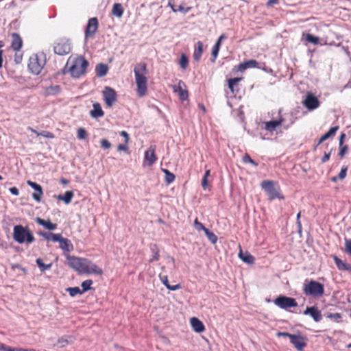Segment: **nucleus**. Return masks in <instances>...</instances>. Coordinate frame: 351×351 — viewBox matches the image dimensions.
<instances>
[{"label": "nucleus", "instance_id": "f257e3e1", "mask_svg": "<svg viewBox=\"0 0 351 351\" xmlns=\"http://www.w3.org/2000/svg\"><path fill=\"white\" fill-rule=\"evenodd\" d=\"M66 261L67 265L80 274H103L102 269L87 258L67 256Z\"/></svg>", "mask_w": 351, "mask_h": 351}, {"label": "nucleus", "instance_id": "f03ea898", "mask_svg": "<svg viewBox=\"0 0 351 351\" xmlns=\"http://www.w3.org/2000/svg\"><path fill=\"white\" fill-rule=\"evenodd\" d=\"M88 65V62L84 56H71L66 62L64 69L73 78H80L86 74Z\"/></svg>", "mask_w": 351, "mask_h": 351}, {"label": "nucleus", "instance_id": "7ed1b4c3", "mask_svg": "<svg viewBox=\"0 0 351 351\" xmlns=\"http://www.w3.org/2000/svg\"><path fill=\"white\" fill-rule=\"evenodd\" d=\"M136 93L139 97H143L147 94V69L145 62H140L134 69Z\"/></svg>", "mask_w": 351, "mask_h": 351}, {"label": "nucleus", "instance_id": "20e7f679", "mask_svg": "<svg viewBox=\"0 0 351 351\" xmlns=\"http://www.w3.org/2000/svg\"><path fill=\"white\" fill-rule=\"evenodd\" d=\"M261 187L268 195L269 200L275 199H284L285 197L281 193V189L278 184L273 180H265L261 182Z\"/></svg>", "mask_w": 351, "mask_h": 351}, {"label": "nucleus", "instance_id": "39448f33", "mask_svg": "<svg viewBox=\"0 0 351 351\" xmlns=\"http://www.w3.org/2000/svg\"><path fill=\"white\" fill-rule=\"evenodd\" d=\"M13 238L19 243H32L35 239L32 232L26 227L21 225H16L14 227Z\"/></svg>", "mask_w": 351, "mask_h": 351}, {"label": "nucleus", "instance_id": "423d86ee", "mask_svg": "<svg viewBox=\"0 0 351 351\" xmlns=\"http://www.w3.org/2000/svg\"><path fill=\"white\" fill-rule=\"evenodd\" d=\"M303 292L306 295L320 298L324 293V287L322 283L315 280L306 281L304 284Z\"/></svg>", "mask_w": 351, "mask_h": 351}, {"label": "nucleus", "instance_id": "0eeeda50", "mask_svg": "<svg viewBox=\"0 0 351 351\" xmlns=\"http://www.w3.org/2000/svg\"><path fill=\"white\" fill-rule=\"evenodd\" d=\"M46 60L43 54H32L28 63V68L31 73L38 75L45 65Z\"/></svg>", "mask_w": 351, "mask_h": 351}, {"label": "nucleus", "instance_id": "6e6552de", "mask_svg": "<svg viewBox=\"0 0 351 351\" xmlns=\"http://www.w3.org/2000/svg\"><path fill=\"white\" fill-rule=\"evenodd\" d=\"M274 303L279 308L286 310L290 308L296 307L298 306V303L295 298L287 297L285 295H280L277 297L274 300Z\"/></svg>", "mask_w": 351, "mask_h": 351}, {"label": "nucleus", "instance_id": "1a4fd4ad", "mask_svg": "<svg viewBox=\"0 0 351 351\" xmlns=\"http://www.w3.org/2000/svg\"><path fill=\"white\" fill-rule=\"evenodd\" d=\"M71 51V45L68 39L61 38L55 43L53 51L59 56H64Z\"/></svg>", "mask_w": 351, "mask_h": 351}, {"label": "nucleus", "instance_id": "9d476101", "mask_svg": "<svg viewBox=\"0 0 351 351\" xmlns=\"http://www.w3.org/2000/svg\"><path fill=\"white\" fill-rule=\"evenodd\" d=\"M99 22L97 17H93L88 19L84 31L85 39L93 38L97 32Z\"/></svg>", "mask_w": 351, "mask_h": 351}, {"label": "nucleus", "instance_id": "9b49d317", "mask_svg": "<svg viewBox=\"0 0 351 351\" xmlns=\"http://www.w3.org/2000/svg\"><path fill=\"white\" fill-rule=\"evenodd\" d=\"M102 94L106 106L109 108L112 107L117 99L116 91L113 88L106 86L104 89Z\"/></svg>", "mask_w": 351, "mask_h": 351}, {"label": "nucleus", "instance_id": "f8f14e48", "mask_svg": "<svg viewBox=\"0 0 351 351\" xmlns=\"http://www.w3.org/2000/svg\"><path fill=\"white\" fill-rule=\"evenodd\" d=\"M302 104L308 110H313L317 108L320 105L317 97L311 92L306 93Z\"/></svg>", "mask_w": 351, "mask_h": 351}, {"label": "nucleus", "instance_id": "ddd939ff", "mask_svg": "<svg viewBox=\"0 0 351 351\" xmlns=\"http://www.w3.org/2000/svg\"><path fill=\"white\" fill-rule=\"evenodd\" d=\"M157 160L158 157L156 154L155 147L150 146L145 152L144 165L152 166Z\"/></svg>", "mask_w": 351, "mask_h": 351}, {"label": "nucleus", "instance_id": "4468645a", "mask_svg": "<svg viewBox=\"0 0 351 351\" xmlns=\"http://www.w3.org/2000/svg\"><path fill=\"white\" fill-rule=\"evenodd\" d=\"M60 247L63 250V254L67 259V256H71L69 253L73 250V245L71 241L66 238H64L62 235L58 240Z\"/></svg>", "mask_w": 351, "mask_h": 351}, {"label": "nucleus", "instance_id": "2eb2a0df", "mask_svg": "<svg viewBox=\"0 0 351 351\" xmlns=\"http://www.w3.org/2000/svg\"><path fill=\"white\" fill-rule=\"evenodd\" d=\"M10 47L14 51H20L23 47V40L21 36L17 33H12L10 35Z\"/></svg>", "mask_w": 351, "mask_h": 351}, {"label": "nucleus", "instance_id": "dca6fc26", "mask_svg": "<svg viewBox=\"0 0 351 351\" xmlns=\"http://www.w3.org/2000/svg\"><path fill=\"white\" fill-rule=\"evenodd\" d=\"M303 314L310 315L315 322H319L322 319L321 311L316 306L307 307Z\"/></svg>", "mask_w": 351, "mask_h": 351}, {"label": "nucleus", "instance_id": "f3484780", "mask_svg": "<svg viewBox=\"0 0 351 351\" xmlns=\"http://www.w3.org/2000/svg\"><path fill=\"white\" fill-rule=\"evenodd\" d=\"M27 184L36 191L32 194V197L34 198V199L37 202H40L43 195L42 186L40 184L31 180H27Z\"/></svg>", "mask_w": 351, "mask_h": 351}, {"label": "nucleus", "instance_id": "a211bd4d", "mask_svg": "<svg viewBox=\"0 0 351 351\" xmlns=\"http://www.w3.org/2000/svg\"><path fill=\"white\" fill-rule=\"evenodd\" d=\"M290 342L299 351L303 350L306 346L304 338L300 335H293L290 336Z\"/></svg>", "mask_w": 351, "mask_h": 351}, {"label": "nucleus", "instance_id": "6ab92c4d", "mask_svg": "<svg viewBox=\"0 0 351 351\" xmlns=\"http://www.w3.org/2000/svg\"><path fill=\"white\" fill-rule=\"evenodd\" d=\"M185 3L182 1L179 5L176 3V0H169L168 5L172 9L173 12H180L184 14H186L191 10V7H185Z\"/></svg>", "mask_w": 351, "mask_h": 351}, {"label": "nucleus", "instance_id": "aec40b11", "mask_svg": "<svg viewBox=\"0 0 351 351\" xmlns=\"http://www.w3.org/2000/svg\"><path fill=\"white\" fill-rule=\"evenodd\" d=\"M182 86H185V84L182 80H180L178 86H173V91L178 93L180 100L185 101L189 97V93L187 90L182 88Z\"/></svg>", "mask_w": 351, "mask_h": 351}, {"label": "nucleus", "instance_id": "412c9836", "mask_svg": "<svg viewBox=\"0 0 351 351\" xmlns=\"http://www.w3.org/2000/svg\"><path fill=\"white\" fill-rule=\"evenodd\" d=\"M243 80V77L230 78L228 81V86L232 94L236 95L239 92V83Z\"/></svg>", "mask_w": 351, "mask_h": 351}, {"label": "nucleus", "instance_id": "4be33fe9", "mask_svg": "<svg viewBox=\"0 0 351 351\" xmlns=\"http://www.w3.org/2000/svg\"><path fill=\"white\" fill-rule=\"evenodd\" d=\"M284 119L281 117L278 120L266 121L264 123L265 129L270 132H274L276 130V128L282 125Z\"/></svg>", "mask_w": 351, "mask_h": 351}, {"label": "nucleus", "instance_id": "5701e85b", "mask_svg": "<svg viewBox=\"0 0 351 351\" xmlns=\"http://www.w3.org/2000/svg\"><path fill=\"white\" fill-rule=\"evenodd\" d=\"M226 38H227L226 36L224 34H223L217 39L215 45H214V47L212 49V53H211L212 57H213L211 59L212 62H215L216 58L218 56L219 49H220L221 42L223 40L226 39Z\"/></svg>", "mask_w": 351, "mask_h": 351}, {"label": "nucleus", "instance_id": "b1692460", "mask_svg": "<svg viewBox=\"0 0 351 351\" xmlns=\"http://www.w3.org/2000/svg\"><path fill=\"white\" fill-rule=\"evenodd\" d=\"M93 107V110L90 111V115L91 116V117L97 119L99 117H102L104 115V112L102 110L99 103H94Z\"/></svg>", "mask_w": 351, "mask_h": 351}, {"label": "nucleus", "instance_id": "393cba45", "mask_svg": "<svg viewBox=\"0 0 351 351\" xmlns=\"http://www.w3.org/2000/svg\"><path fill=\"white\" fill-rule=\"evenodd\" d=\"M338 130L339 126L332 127L326 134L321 136V138L319 139L317 144L315 146L314 149H315L318 147V145H319L326 139L333 137Z\"/></svg>", "mask_w": 351, "mask_h": 351}, {"label": "nucleus", "instance_id": "a878e982", "mask_svg": "<svg viewBox=\"0 0 351 351\" xmlns=\"http://www.w3.org/2000/svg\"><path fill=\"white\" fill-rule=\"evenodd\" d=\"M191 326L194 331L197 332H202L205 330V326L202 321L197 317H192L190 320Z\"/></svg>", "mask_w": 351, "mask_h": 351}, {"label": "nucleus", "instance_id": "bb28decb", "mask_svg": "<svg viewBox=\"0 0 351 351\" xmlns=\"http://www.w3.org/2000/svg\"><path fill=\"white\" fill-rule=\"evenodd\" d=\"M332 258L336 264L339 270L350 271H351V265L342 261L339 257L335 255L332 256Z\"/></svg>", "mask_w": 351, "mask_h": 351}, {"label": "nucleus", "instance_id": "cd10ccee", "mask_svg": "<svg viewBox=\"0 0 351 351\" xmlns=\"http://www.w3.org/2000/svg\"><path fill=\"white\" fill-rule=\"evenodd\" d=\"M36 221L38 224L43 226L46 229L49 230H56L57 228V224L51 223L49 219L45 220V219H41L40 217H37L36 219Z\"/></svg>", "mask_w": 351, "mask_h": 351}, {"label": "nucleus", "instance_id": "c85d7f7f", "mask_svg": "<svg viewBox=\"0 0 351 351\" xmlns=\"http://www.w3.org/2000/svg\"><path fill=\"white\" fill-rule=\"evenodd\" d=\"M159 277H160V279L161 282L167 287V289H169L170 291H176V290H178V289H181V285L180 284H177L176 285H171L169 283L168 276H166V275H164V276L160 275Z\"/></svg>", "mask_w": 351, "mask_h": 351}, {"label": "nucleus", "instance_id": "c756f323", "mask_svg": "<svg viewBox=\"0 0 351 351\" xmlns=\"http://www.w3.org/2000/svg\"><path fill=\"white\" fill-rule=\"evenodd\" d=\"M95 71L97 76L100 77H104L108 71V66L106 64L99 63L96 66Z\"/></svg>", "mask_w": 351, "mask_h": 351}, {"label": "nucleus", "instance_id": "7c9ffc66", "mask_svg": "<svg viewBox=\"0 0 351 351\" xmlns=\"http://www.w3.org/2000/svg\"><path fill=\"white\" fill-rule=\"evenodd\" d=\"M39 234L44 237L47 241H51L53 242H57L60 240V237L61 236L60 234H54L51 232H39Z\"/></svg>", "mask_w": 351, "mask_h": 351}, {"label": "nucleus", "instance_id": "2f4dec72", "mask_svg": "<svg viewBox=\"0 0 351 351\" xmlns=\"http://www.w3.org/2000/svg\"><path fill=\"white\" fill-rule=\"evenodd\" d=\"M73 196H74L73 191H67L64 193V195H59L58 197V199L59 200L63 201L66 204H69L71 203Z\"/></svg>", "mask_w": 351, "mask_h": 351}, {"label": "nucleus", "instance_id": "473e14b6", "mask_svg": "<svg viewBox=\"0 0 351 351\" xmlns=\"http://www.w3.org/2000/svg\"><path fill=\"white\" fill-rule=\"evenodd\" d=\"M197 48L195 49L194 51V53H193V59L198 62L199 61L201 57H202V53H203V44L201 41H198L197 43Z\"/></svg>", "mask_w": 351, "mask_h": 351}, {"label": "nucleus", "instance_id": "72a5a7b5", "mask_svg": "<svg viewBox=\"0 0 351 351\" xmlns=\"http://www.w3.org/2000/svg\"><path fill=\"white\" fill-rule=\"evenodd\" d=\"M124 12V9L121 3H116L113 5L112 14L117 17H121Z\"/></svg>", "mask_w": 351, "mask_h": 351}, {"label": "nucleus", "instance_id": "f704fd0d", "mask_svg": "<svg viewBox=\"0 0 351 351\" xmlns=\"http://www.w3.org/2000/svg\"><path fill=\"white\" fill-rule=\"evenodd\" d=\"M28 129L33 133H35L37 136H44L47 138H53L55 137L54 134L51 132H49V131H42L41 132H38L36 130H35L34 129L29 127Z\"/></svg>", "mask_w": 351, "mask_h": 351}, {"label": "nucleus", "instance_id": "c9c22d12", "mask_svg": "<svg viewBox=\"0 0 351 351\" xmlns=\"http://www.w3.org/2000/svg\"><path fill=\"white\" fill-rule=\"evenodd\" d=\"M61 92V88L58 85L51 86L46 89V94L47 95H56Z\"/></svg>", "mask_w": 351, "mask_h": 351}, {"label": "nucleus", "instance_id": "e433bc0d", "mask_svg": "<svg viewBox=\"0 0 351 351\" xmlns=\"http://www.w3.org/2000/svg\"><path fill=\"white\" fill-rule=\"evenodd\" d=\"M162 171L165 174V182L167 184H169L172 183L173 182H174V180L176 179V176L173 173L170 172L169 170H167L166 169H162Z\"/></svg>", "mask_w": 351, "mask_h": 351}, {"label": "nucleus", "instance_id": "4c0bfd02", "mask_svg": "<svg viewBox=\"0 0 351 351\" xmlns=\"http://www.w3.org/2000/svg\"><path fill=\"white\" fill-rule=\"evenodd\" d=\"M74 338L72 336H68L66 337H62L58 340V343L60 344V347L63 348L69 343L73 341Z\"/></svg>", "mask_w": 351, "mask_h": 351}, {"label": "nucleus", "instance_id": "58836bf2", "mask_svg": "<svg viewBox=\"0 0 351 351\" xmlns=\"http://www.w3.org/2000/svg\"><path fill=\"white\" fill-rule=\"evenodd\" d=\"M152 252L153 253L152 257L149 259V262L152 263L154 261H156L159 259L160 254H159V249L156 245H154L152 248Z\"/></svg>", "mask_w": 351, "mask_h": 351}, {"label": "nucleus", "instance_id": "ea45409f", "mask_svg": "<svg viewBox=\"0 0 351 351\" xmlns=\"http://www.w3.org/2000/svg\"><path fill=\"white\" fill-rule=\"evenodd\" d=\"M179 64L183 70H186L189 66V59L184 53H182L179 61Z\"/></svg>", "mask_w": 351, "mask_h": 351}, {"label": "nucleus", "instance_id": "a19ab883", "mask_svg": "<svg viewBox=\"0 0 351 351\" xmlns=\"http://www.w3.org/2000/svg\"><path fill=\"white\" fill-rule=\"evenodd\" d=\"M239 256L244 262L247 263L252 264L254 262V257L250 254L247 253L246 254L243 255L241 251L239 253Z\"/></svg>", "mask_w": 351, "mask_h": 351}, {"label": "nucleus", "instance_id": "79ce46f5", "mask_svg": "<svg viewBox=\"0 0 351 351\" xmlns=\"http://www.w3.org/2000/svg\"><path fill=\"white\" fill-rule=\"evenodd\" d=\"M38 266L40 267L41 271H44L51 267L52 263L45 264L41 258H37L36 261Z\"/></svg>", "mask_w": 351, "mask_h": 351}, {"label": "nucleus", "instance_id": "37998d69", "mask_svg": "<svg viewBox=\"0 0 351 351\" xmlns=\"http://www.w3.org/2000/svg\"><path fill=\"white\" fill-rule=\"evenodd\" d=\"M210 169H207L206 171H205V173H204V176L202 180V188L205 190L206 189L208 188L209 186V184H208V178L210 176Z\"/></svg>", "mask_w": 351, "mask_h": 351}, {"label": "nucleus", "instance_id": "c03bdc74", "mask_svg": "<svg viewBox=\"0 0 351 351\" xmlns=\"http://www.w3.org/2000/svg\"><path fill=\"white\" fill-rule=\"evenodd\" d=\"M92 285H93V280H86L82 282V289L81 290L82 291V293L84 292L90 290L92 289Z\"/></svg>", "mask_w": 351, "mask_h": 351}, {"label": "nucleus", "instance_id": "a18cd8bd", "mask_svg": "<svg viewBox=\"0 0 351 351\" xmlns=\"http://www.w3.org/2000/svg\"><path fill=\"white\" fill-rule=\"evenodd\" d=\"M66 291L69 293V295L71 297H74V296H75L77 294H80V295L83 294L82 291H81V289L79 287H69V288H67L66 289Z\"/></svg>", "mask_w": 351, "mask_h": 351}, {"label": "nucleus", "instance_id": "49530a36", "mask_svg": "<svg viewBox=\"0 0 351 351\" xmlns=\"http://www.w3.org/2000/svg\"><path fill=\"white\" fill-rule=\"evenodd\" d=\"M205 234L208 240L213 243L215 244L217 241V237L213 232H210L208 229L205 230Z\"/></svg>", "mask_w": 351, "mask_h": 351}, {"label": "nucleus", "instance_id": "de8ad7c7", "mask_svg": "<svg viewBox=\"0 0 351 351\" xmlns=\"http://www.w3.org/2000/svg\"><path fill=\"white\" fill-rule=\"evenodd\" d=\"M87 132L83 128H80L77 132V136L80 140H85L87 138Z\"/></svg>", "mask_w": 351, "mask_h": 351}, {"label": "nucleus", "instance_id": "09e8293b", "mask_svg": "<svg viewBox=\"0 0 351 351\" xmlns=\"http://www.w3.org/2000/svg\"><path fill=\"white\" fill-rule=\"evenodd\" d=\"M243 162L244 163H250L254 167L258 166V163L255 162L253 159L251 158L250 156L248 154H245L243 157Z\"/></svg>", "mask_w": 351, "mask_h": 351}, {"label": "nucleus", "instance_id": "8fccbe9b", "mask_svg": "<svg viewBox=\"0 0 351 351\" xmlns=\"http://www.w3.org/2000/svg\"><path fill=\"white\" fill-rule=\"evenodd\" d=\"M194 227L195 228L198 230V231H201V230H203L204 232H205V230H207L208 228H206L202 223H201L200 221H199L198 219L196 218L194 221Z\"/></svg>", "mask_w": 351, "mask_h": 351}, {"label": "nucleus", "instance_id": "3c124183", "mask_svg": "<svg viewBox=\"0 0 351 351\" xmlns=\"http://www.w3.org/2000/svg\"><path fill=\"white\" fill-rule=\"evenodd\" d=\"M348 147L346 145H343L341 146H339V156L340 158H343L346 156V154L348 153Z\"/></svg>", "mask_w": 351, "mask_h": 351}, {"label": "nucleus", "instance_id": "603ef678", "mask_svg": "<svg viewBox=\"0 0 351 351\" xmlns=\"http://www.w3.org/2000/svg\"><path fill=\"white\" fill-rule=\"evenodd\" d=\"M306 40L309 42V43H311L313 44H317L318 42H319V38L318 37H316V36H313L312 34H308L306 36Z\"/></svg>", "mask_w": 351, "mask_h": 351}, {"label": "nucleus", "instance_id": "864d4df0", "mask_svg": "<svg viewBox=\"0 0 351 351\" xmlns=\"http://www.w3.org/2000/svg\"><path fill=\"white\" fill-rule=\"evenodd\" d=\"M246 69H247V66H246V64H245V62H243V63L239 64V65H237V66H235L233 68L232 71H233L234 72H238V71H241V72H243V71H245V70H246Z\"/></svg>", "mask_w": 351, "mask_h": 351}, {"label": "nucleus", "instance_id": "5fc2aeb1", "mask_svg": "<svg viewBox=\"0 0 351 351\" xmlns=\"http://www.w3.org/2000/svg\"><path fill=\"white\" fill-rule=\"evenodd\" d=\"M100 144H101V148H103L104 149H110L112 145L110 142L106 138L101 139V141H100Z\"/></svg>", "mask_w": 351, "mask_h": 351}, {"label": "nucleus", "instance_id": "6e6d98bb", "mask_svg": "<svg viewBox=\"0 0 351 351\" xmlns=\"http://www.w3.org/2000/svg\"><path fill=\"white\" fill-rule=\"evenodd\" d=\"M245 64H246L247 69L257 67L258 64V62L255 60H250L245 62Z\"/></svg>", "mask_w": 351, "mask_h": 351}, {"label": "nucleus", "instance_id": "4d7b16f0", "mask_svg": "<svg viewBox=\"0 0 351 351\" xmlns=\"http://www.w3.org/2000/svg\"><path fill=\"white\" fill-rule=\"evenodd\" d=\"M23 53L20 51H15L14 62L16 64H20L23 60Z\"/></svg>", "mask_w": 351, "mask_h": 351}, {"label": "nucleus", "instance_id": "13d9d810", "mask_svg": "<svg viewBox=\"0 0 351 351\" xmlns=\"http://www.w3.org/2000/svg\"><path fill=\"white\" fill-rule=\"evenodd\" d=\"M347 171H348V167H343L341 168L339 175H338V178L340 180H343L346 177Z\"/></svg>", "mask_w": 351, "mask_h": 351}, {"label": "nucleus", "instance_id": "bf43d9fd", "mask_svg": "<svg viewBox=\"0 0 351 351\" xmlns=\"http://www.w3.org/2000/svg\"><path fill=\"white\" fill-rule=\"evenodd\" d=\"M345 246L347 252L351 254V239H346Z\"/></svg>", "mask_w": 351, "mask_h": 351}, {"label": "nucleus", "instance_id": "052dcab7", "mask_svg": "<svg viewBox=\"0 0 351 351\" xmlns=\"http://www.w3.org/2000/svg\"><path fill=\"white\" fill-rule=\"evenodd\" d=\"M117 151H123L127 152L128 151V144L125 143V144H119L117 146Z\"/></svg>", "mask_w": 351, "mask_h": 351}, {"label": "nucleus", "instance_id": "680f3d73", "mask_svg": "<svg viewBox=\"0 0 351 351\" xmlns=\"http://www.w3.org/2000/svg\"><path fill=\"white\" fill-rule=\"evenodd\" d=\"M120 135L124 138L125 143L126 144H128L129 142V140H130V136H129V134H128V132L125 131H121L120 132Z\"/></svg>", "mask_w": 351, "mask_h": 351}, {"label": "nucleus", "instance_id": "e2e57ef3", "mask_svg": "<svg viewBox=\"0 0 351 351\" xmlns=\"http://www.w3.org/2000/svg\"><path fill=\"white\" fill-rule=\"evenodd\" d=\"M330 156V152H328V153L325 152L323 157L322 158V160H321L322 162L324 163V162H327L328 160H329Z\"/></svg>", "mask_w": 351, "mask_h": 351}, {"label": "nucleus", "instance_id": "0e129e2a", "mask_svg": "<svg viewBox=\"0 0 351 351\" xmlns=\"http://www.w3.org/2000/svg\"><path fill=\"white\" fill-rule=\"evenodd\" d=\"M329 318H333L335 319H340L341 317V314L339 313H330L328 315Z\"/></svg>", "mask_w": 351, "mask_h": 351}, {"label": "nucleus", "instance_id": "69168bd1", "mask_svg": "<svg viewBox=\"0 0 351 351\" xmlns=\"http://www.w3.org/2000/svg\"><path fill=\"white\" fill-rule=\"evenodd\" d=\"M9 191L12 194L14 195H19V191L16 186L10 188Z\"/></svg>", "mask_w": 351, "mask_h": 351}, {"label": "nucleus", "instance_id": "338daca9", "mask_svg": "<svg viewBox=\"0 0 351 351\" xmlns=\"http://www.w3.org/2000/svg\"><path fill=\"white\" fill-rule=\"evenodd\" d=\"M293 335V334H290L289 332H279L277 333V336L278 337H288L290 338V336H292Z\"/></svg>", "mask_w": 351, "mask_h": 351}, {"label": "nucleus", "instance_id": "774afa93", "mask_svg": "<svg viewBox=\"0 0 351 351\" xmlns=\"http://www.w3.org/2000/svg\"><path fill=\"white\" fill-rule=\"evenodd\" d=\"M11 347L7 346L6 345L3 343H0V350L3 351H9V349H10Z\"/></svg>", "mask_w": 351, "mask_h": 351}]
</instances>
